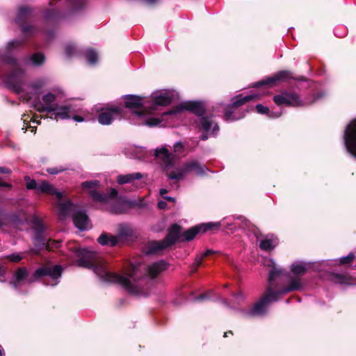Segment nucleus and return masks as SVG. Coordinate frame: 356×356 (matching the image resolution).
Here are the masks:
<instances>
[{
  "mask_svg": "<svg viewBox=\"0 0 356 356\" xmlns=\"http://www.w3.org/2000/svg\"><path fill=\"white\" fill-rule=\"evenodd\" d=\"M56 101V96L52 93H47L42 97V104L35 106V108L39 112L47 111L53 110V108L56 105L55 102Z\"/></svg>",
  "mask_w": 356,
  "mask_h": 356,
  "instance_id": "15",
  "label": "nucleus"
},
{
  "mask_svg": "<svg viewBox=\"0 0 356 356\" xmlns=\"http://www.w3.org/2000/svg\"><path fill=\"white\" fill-rule=\"evenodd\" d=\"M76 257L77 265L81 267L92 268L97 275L104 282L118 284L124 287L130 293L140 295V289L137 284L138 266H131L125 275L121 276L107 270L99 259L97 254L88 249H80L69 247Z\"/></svg>",
  "mask_w": 356,
  "mask_h": 356,
  "instance_id": "1",
  "label": "nucleus"
},
{
  "mask_svg": "<svg viewBox=\"0 0 356 356\" xmlns=\"http://www.w3.org/2000/svg\"><path fill=\"white\" fill-rule=\"evenodd\" d=\"M15 43H16L17 44H18V42H17V41H12V42H10L8 44V46L10 47V46L14 45Z\"/></svg>",
  "mask_w": 356,
  "mask_h": 356,
  "instance_id": "56",
  "label": "nucleus"
},
{
  "mask_svg": "<svg viewBox=\"0 0 356 356\" xmlns=\"http://www.w3.org/2000/svg\"><path fill=\"white\" fill-rule=\"evenodd\" d=\"M264 265L270 268L268 281L272 284V282L281 273V270L276 267L275 261L271 259H266Z\"/></svg>",
  "mask_w": 356,
  "mask_h": 356,
  "instance_id": "23",
  "label": "nucleus"
},
{
  "mask_svg": "<svg viewBox=\"0 0 356 356\" xmlns=\"http://www.w3.org/2000/svg\"><path fill=\"white\" fill-rule=\"evenodd\" d=\"M179 110L189 111L197 115H202L204 111L203 105L201 103L195 102H188L181 104Z\"/></svg>",
  "mask_w": 356,
  "mask_h": 356,
  "instance_id": "17",
  "label": "nucleus"
},
{
  "mask_svg": "<svg viewBox=\"0 0 356 356\" xmlns=\"http://www.w3.org/2000/svg\"><path fill=\"white\" fill-rule=\"evenodd\" d=\"M277 244L276 238H265L260 242V248L263 250H270Z\"/></svg>",
  "mask_w": 356,
  "mask_h": 356,
  "instance_id": "29",
  "label": "nucleus"
},
{
  "mask_svg": "<svg viewBox=\"0 0 356 356\" xmlns=\"http://www.w3.org/2000/svg\"><path fill=\"white\" fill-rule=\"evenodd\" d=\"M29 127L31 129V131L33 132V133H35L36 131V127H33V126H29Z\"/></svg>",
  "mask_w": 356,
  "mask_h": 356,
  "instance_id": "55",
  "label": "nucleus"
},
{
  "mask_svg": "<svg viewBox=\"0 0 356 356\" xmlns=\"http://www.w3.org/2000/svg\"><path fill=\"white\" fill-rule=\"evenodd\" d=\"M26 188L28 189H35V191H38V186L39 185V181L37 182L34 179H31L29 177L26 178Z\"/></svg>",
  "mask_w": 356,
  "mask_h": 356,
  "instance_id": "36",
  "label": "nucleus"
},
{
  "mask_svg": "<svg viewBox=\"0 0 356 356\" xmlns=\"http://www.w3.org/2000/svg\"><path fill=\"white\" fill-rule=\"evenodd\" d=\"M199 232H201V230H200V229L198 228V225H197V226L193 227L189 229L188 230L186 231L181 235V237H183V240L190 241V240H192L195 236V235ZM179 237H181L180 234H179Z\"/></svg>",
  "mask_w": 356,
  "mask_h": 356,
  "instance_id": "30",
  "label": "nucleus"
},
{
  "mask_svg": "<svg viewBox=\"0 0 356 356\" xmlns=\"http://www.w3.org/2000/svg\"><path fill=\"white\" fill-rule=\"evenodd\" d=\"M39 116L34 115L32 118H30L29 115H24L22 117V120L24 121V124H26L27 122H32L33 123L40 124V122L38 121Z\"/></svg>",
  "mask_w": 356,
  "mask_h": 356,
  "instance_id": "37",
  "label": "nucleus"
},
{
  "mask_svg": "<svg viewBox=\"0 0 356 356\" xmlns=\"http://www.w3.org/2000/svg\"><path fill=\"white\" fill-rule=\"evenodd\" d=\"M27 128H28V127H27V126L24 127H22V130H24V131L25 132V131H26Z\"/></svg>",
  "mask_w": 356,
  "mask_h": 356,
  "instance_id": "60",
  "label": "nucleus"
},
{
  "mask_svg": "<svg viewBox=\"0 0 356 356\" xmlns=\"http://www.w3.org/2000/svg\"><path fill=\"white\" fill-rule=\"evenodd\" d=\"M4 272H5V269L0 266V276L3 275L4 274Z\"/></svg>",
  "mask_w": 356,
  "mask_h": 356,
  "instance_id": "53",
  "label": "nucleus"
},
{
  "mask_svg": "<svg viewBox=\"0 0 356 356\" xmlns=\"http://www.w3.org/2000/svg\"><path fill=\"white\" fill-rule=\"evenodd\" d=\"M75 226L80 230H86L91 227L87 215L83 211H77L73 215Z\"/></svg>",
  "mask_w": 356,
  "mask_h": 356,
  "instance_id": "16",
  "label": "nucleus"
},
{
  "mask_svg": "<svg viewBox=\"0 0 356 356\" xmlns=\"http://www.w3.org/2000/svg\"><path fill=\"white\" fill-rule=\"evenodd\" d=\"M37 193L54 195L55 198L57 199L58 201L57 203L58 212L60 218H64L68 216L76 207L75 205L72 204L70 201L61 202L60 201L65 196V193L58 191L52 184L47 181H39Z\"/></svg>",
  "mask_w": 356,
  "mask_h": 356,
  "instance_id": "4",
  "label": "nucleus"
},
{
  "mask_svg": "<svg viewBox=\"0 0 356 356\" xmlns=\"http://www.w3.org/2000/svg\"><path fill=\"white\" fill-rule=\"evenodd\" d=\"M28 275V271L25 268H19L15 273V280L13 282L14 286L17 288L20 282L26 278Z\"/></svg>",
  "mask_w": 356,
  "mask_h": 356,
  "instance_id": "27",
  "label": "nucleus"
},
{
  "mask_svg": "<svg viewBox=\"0 0 356 356\" xmlns=\"http://www.w3.org/2000/svg\"><path fill=\"white\" fill-rule=\"evenodd\" d=\"M292 75L288 71H282L276 74L275 76L268 77L254 84V87H259L264 85H267L270 87L275 86L280 81H286L291 79Z\"/></svg>",
  "mask_w": 356,
  "mask_h": 356,
  "instance_id": "13",
  "label": "nucleus"
},
{
  "mask_svg": "<svg viewBox=\"0 0 356 356\" xmlns=\"http://www.w3.org/2000/svg\"><path fill=\"white\" fill-rule=\"evenodd\" d=\"M31 98H32V97L29 96V97H27V99H31Z\"/></svg>",
  "mask_w": 356,
  "mask_h": 356,
  "instance_id": "63",
  "label": "nucleus"
},
{
  "mask_svg": "<svg viewBox=\"0 0 356 356\" xmlns=\"http://www.w3.org/2000/svg\"><path fill=\"white\" fill-rule=\"evenodd\" d=\"M207 168L197 163L196 161H191L186 163L183 168L170 172L168 174L170 179H182L188 173L193 172L196 175H202L204 174Z\"/></svg>",
  "mask_w": 356,
  "mask_h": 356,
  "instance_id": "8",
  "label": "nucleus"
},
{
  "mask_svg": "<svg viewBox=\"0 0 356 356\" xmlns=\"http://www.w3.org/2000/svg\"><path fill=\"white\" fill-rule=\"evenodd\" d=\"M300 287V281L298 280H293L291 282L290 286L281 291H274L272 289H268L266 294L247 312V315L254 316L264 314L266 312L269 303L277 300L282 295L293 290L298 289Z\"/></svg>",
  "mask_w": 356,
  "mask_h": 356,
  "instance_id": "3",
  "label": "nucleus"
},
{
  "mask_svg": "<svg viewBox=\"0 0 356 356\" xmlns=\"http://www.w3.org/2000/svg\"><path fill=\"white\" fill-rule=\"evenodd\" d=\"M167 268V264L164 261H159L152 264L147 268L148 275L154 277Z\"/></svg>",
  "mask_w": 356,
  "mask_h": 356,
  "instance_id": "21",
  "label": "nucleus"
},
{
  "mask_svg": "<svg viewBox=\"0 0 356 356\" xmlns=\"http://www.w3.org/2000/svg\"><path fill=\"white\" fill-rule=\"evenodd\" d=\"M21 79L22 71L17 70L8 76L6 81V83L19 94L26 87V85L21 82Z\"/></svg>",
  "mask_w": 356,
  "mask_h": 356,
  "instance_id": "14",
  "label": "nucleus"
},
{
  "mask_svg": "<svg viewBox=\"0 0 356 356\" xmlns=\"http://www.w3.org/2000/svg\"><path fill=\"white\" fill-rule=\"evenodd\" d=\"M74 51V47L73 45H67L65 47V54L67 56H71L73 55V51Z\"/></svg>",
  "mask_w": 356,
  "mask_h": 356,
  "instance_id": "44",
  "label": "nucleus"
},
{
  "mask_svg": "<svg viewBox=\"0 0 356 356\" xmlns=\"http://www.w3.org/2000/svg\"><path fill=\"white\" fill-rule=\"evenodd\" d=\"M98 242L103 245H107L110 246H115L118 243V238L116 236H108L106 234H102L98 238Z\"/></svg>",
  "mask_w": 356,
  "mask_h": 356,
  "instance_id": "26",
  "label": "nucleus"
},
{
  "mask_svg": "<svg viewBox=\"0 0 356 356\" xmlns=\"http://www.w3.org/2000/svg\"><path fill=\"white\" fill-rule=\"evenodd\" d=\"M167 193V190L166 189H161L160 190V194L161 195L163 196L164 194H165Z\"/></svg>",
  "mask_w": 356,
  "mask_h": 356,
  "instance_id": "52",
  "label": "nucleus"
},
{
  "mask_svg": "<svg viewBox=\"0 0 356 356\" xmlns=\"http://www.w3.org/2000/svg\"><path fill=\"white\" fill-rule=\"evenodd\" d=\"M0 186L10 187V185L0 181ZM6 217L3 212L0 210V227H1L6 222Z\"/></svg>",
  "mask_w": 356,
  "mask_h": 356,
  "instance_id": "38",
  "label": "nucleus"
},
{
  "mask_svg": "<svg viewBox=\"0 0 356 356\" xmlns=\"http://www.w3.org/2000/svg\"><path fill=\"white\" fill-rule=\"evenodd\" d=\"M0 172L4 174H9L10 173V170L6 168H0Z\"/></svg>",
  "mask_w": 356,
  "mask_h": 356,
  "instance_id": "48",
  "label": "nucleus"
},
{
  "mask_svg": "<svg viewBox=\"0 0 356 356\" xmlns=\"http://www.w3.org/2000/svg\"><path fill=\"white\" fill-rule=\"evenodd\" d=\"M175 112H176V111L173 110V111H170V112H168V113H163V115H166V114H170V115H171V114H174V113H175Z\"/></svg>",
  "mask_w": 356,
  "mask_h": 356,
  "instance_id": "57",
  "label": "nucleus"
},
{
  "mask_svg": "<svg viewBox=\"0 0 356 356\" xmlns=\"http://www.w3.org/2000/svg\"><path fill=\"white\" fill-rule=\"evenodd\" d=\"M227 332H225L224 337H227Z\"/></svg>",
  "mask_w": 356,
  "mask_h": 356,
  "instance_id": "64",
  "label": "nucleus"
},
{
  "mask_svg": "<svg viewBox=\"0 0 356 356\" xmlns=\"http://www.w3.org/2000/svg\"><path fill=\"white\" fill-rule=\"evenodd\" d=\"M175 152H180L183 149V145L180 143H177L174 146Z\"/></svg>",
  "mask_w": 356,
  "mask_h": 356,
  "instance_id": "45",
  "label": "nucleus"
},
{
  "mask_svg": "<svg viewBox=\"0 0 356 356\" xmlns=\"http://www.w3.org/2000/svg\"><path fill=\"white\" fill-rule=\"evenodd\" d=\"M75 111L72 105L58 106L56 104L53 108V110L49 112L51 113L50 118L54 120L69 119L71 117V114Z\"/></svg>",
  "mask_w": 356,
  "mask_h": 356,
  "instance_id": "12",
  "label": "nucleus"
},
{
  "mask_svg": "<svg viewBox=\"0 0 356 356\" xmlns=\"http://www.w3.org/2000/svg\"><path fill=\"white\" fill-rule=\"evenodd\" d=\"M45 81L43 79L38 80L35 81L31 86V91L38 93L40 92V90L44 86Z\"/></svg>",
  "mask_w": 356,
  "mask_h": 356,
  "instance_id": "35",
  "label": "nucleus"
},
{
  "mask_svg": "<svg viewBox=\"0 0 356 356\" xmlns=\"http://www.w3.org/2000/svg\"><path fill=\"white\" fill-rule=\"evenodd\" d=\"M143 175L140 172H134L127 175H120L117 177L116 181L119 184H134L136 180L140 179Z\"/></svg>",
  "mask_w": 356,
  "mask_h": 356,
  "instance_id": "19",
  "label": "nucleus"
},
{
  "mask_svg": "<svg viewBox=\"0 0 356 356\" xmlns=\"http://www.w3.org/2000/svg\"><path fill=\"white\" fill-rule=\"evenodd\" d=\"M13 262H18L22 259V257L19 254H13L8 257Z\"/></svg>",
  "mask_w": 356,
  "mask_h": 356,
  "instance_id": "41",
  "label": "nucleus"
},
{
  "mask_svg": "<svg viewBox=\"0 0 356 356\" xmlns=\"http://www.w3.org/2000/svg\"><path fill=\"white\" fill-rule=\"evenodd\" d=\"M179 236V226L173 225L165 239L161 241H150L144 248L145 254H155L174 244Z\"/></svg>",
  "mask_w": 356,
  "mask_h": 356,
  "instance_id": "5",
  "label": "nucleus"
},
{
  "mask_svg": "<svg viewBox=\"0 0 356 356\" xmlns=\"http://www.w3.org/2000/svg\"><path fill=\"white\" fill-rule=\"evenodd\" d=\"M155 1L156 0H147V1L149 2V3H152V2Z\"/></svg>",
  "mask_w": 356,
  "mask_h": 356,
  "instance_id": "61",
  "label": "nucleus"
},
{
  "mask_svg": "<svg viewBox=\"0 0 356 356\" xmlns=\"http://www.w3.org/2000/svg\"><path fill=\"white\" fill-rule=\"evenodd\" d=\"M204 298V296H202L199 297V299H202V298Z\"/></svg>",
  "mask_w": 356,
  "mask_h": 356,
  "instance_id": "62",
  "label": "nucleus"
},
{
  "mask_svg": "<svg viewBox=\"0 0 356 356\" xmlns=\"http://www.w3.org/2000/svg\"><path fill=\"white\" fill-rule=\"evenodd\" d=\"M220 227V222H208L198 225V228L200 229L201 232H204L207 230L218 229Z\"/></svg>",
  "mask_w": 356,
  "mask_h": 356,
  "instance_id": "32",
  "label": "nucleus"
},
{
  "mask_svg": "<svg viewBox=\"0 0 356 356\" xmlns=\"http://www.w3.org/2000/svg\"><path fill=\"white\" fill-rule=\"evenodd\" d=\"M177 94L171 90H159L152 94L153 103L149 106H145L140 111H134V114L140 120V124L154 127L161 123V120L155 116L159 106H167L177 97Z\"/></svg>",
  "mask_w": 356,
  "mask_h": 356,
  "instance_id": "2",
  "label": "nucleus"
},
{
  "mask_svg": "<svg viewBox=\"0 0 356 356\" xmlns=\"http://www.w3.org/2000/svg\"><path fill=\"white\" fill-rule=\"evenodd\" d=\"M73 120L76 122H83L84 121V118L81 116H79V115H74L72 117Z\"/></svg>",
  "mask_w": 356,
  "mask_h": 356,
  "instance_id": "47",
  "label": "nucleus"
},
{
  "mask_svg": "<svg viewBox=\"0 0 356 356\" xmlns=\"http://www.w3.org/2000/svg\"><path fill=\"white\" fill-rule=\"evenodd\" d=\"M44 61V56L42 54L37 53L33 54L31 58V62L34 65H40Z\"/></svg>",
  "mask_w": 356,
  "mask_h": 356,
  "instance_id": "34",
  "label": "nucleus"
},
{
  "mask_svg": "<svg viewBox=\"0 0 356 356\" xmlns=\"http://www.w3.org/2000/svg\"><path fill=\"white\" fill-rule=\"evenodd\" d=\"M3 350L2 349V348L0 346V356H3Z\"/></svg>",
  "mask_w": 356,
  "mask_h": 356,
  "instance_id": "58",
  "label": "nucleus"
},
{
  "mask_svg": "<svg viewBox=\"0 0 356 356\" xmlns=\"http://www.w3.org/2000/svg\"><path fill=\"white\" fill-rule=\"evenodd\" d=\"M154 154L157 158L161 159L163 164L166 166L172 165L174 162V156L169 154L167 149L165 147L156 149Z\"/></svg>",
  "mask_w": 356,
  "mask_h": 356,
  "instance_id": "20",
  "label": "nucleus"
},
{
  "mask_svg": "<svg viewBox=\"0 0 356 356\" xmlns=\"http://www.w3.org/2000/svg\"><path fill=\"white\" fill-rule=\"evenodd\" d=\"M354 257V254L353 253H350L346 257H341L340 259V263L342 264H348L353 260Z\"/></svg>",
  "mask_w": 356,
  "mask_h": 356,
  "instance_id": "39",
  "label": "nucleus"
},
{
  "mask_svg": "<svg viewBox=\"0 0 356 356\" xmlns=\"http://www.w3.org/2000/svg\"><path fill=\"white\" fill-rule=\"evenodd\" d=\"M62 268L56 265L54 266H44L37 269L33 277L27 278L28 282H32L42 276H47L51 280L47 282V285L56 286L58 283V279L61 276Z\"/></svg>",
  "mask_w": 356,
  "mask_h": 356,
  "instance_id": "7",
  "label": "nucleus"
},
{
  "mask_svg": "<svg viewBox=\"0 0 356 356\" xmlns=\"http://www.w3.org/2000/svg\"><path fill=\"white\" fill-rule=\"evenodd\" d=\"M167 207V204L164 201H160L158 202V207L161 209H164Z\"/></svg>",
  "mask_w": 356,
  "mask_h": 356,
  "instance_id": "46",
  "label": "nucleus"
},
{
  "mask_svg": "<svg viewBox=\"0 0 356 356\" xmlns=\"http://www.w3.org/2000/svg\"><path fill=\"white\" fill-rule=\"evenodd\" d=\"M144 104L145 103L140 97L135 95H127L125 97L124 104L127 108L137 109Z\"/></svg>",
  "mask_w": 356,
  "mask_h": 356,
  "instance_id": "22",
  "label": "nucleus"
},
{
  "mask_svg": "<svg viewBox=\"0 0 356 356\" xmlns=\"http://www.w3.org/2000/svg\"><path fill=\"white\" fill-rule=\"evenodd\" d=\"M99 183L98 181H88L81 184L83 189L87 192L94 201L102 203H108L111 200L115 198L118 195V191L115 188H111L108 194H102L98 193Z\"/></svg>",
  "mask_w": 356,
  "mask_h": 356,
  "instance_id": "6",
  "label": "nucleus"
},
{
  "mask_svg": "<svg viewBox=\"0 0 356 356\" xmlns=\"http://www.w3.org/2000/svg\"><path fill=\"white\" fill-rule=\"evenodd\" d=\"M211 250H207L205 252H204L200 257V258H197V260H196V264L197 266H199L201 263V261L202 259L204 257H207L208 256L209 254H211Z\"/></svg>",
  "mask_w": 356,
  "mask_h": 356,
  "instance_id": "43",
  "label": "nucleus"
},
{
  "mask_svg": "<svg viewBox=\"0 0 356 356\" xmlns=\"http://www.w3.org/2000/svg\"><path fill=\"white\" fill-rule=\"evenodd\" d=\"M309 266L303 262H296L291 265V272L296 275L304 274L308 269Z\"/></svg>",
  "mask_w": 356,
  "mask_h": 356,
  "instance_id": "25",
  "label": "nucleus"
},
{
  "mask_svg": "<svg viewBox=\"0 0 356 356\" xmlns=\"http://www.w3.org/2000/svg\"><path fill=\"white\" fill-rule=\"evenodd\" d=\"M273 99L279 106L285 104L291 106H302L307 104V103L302 102L298 95L295 93L283 92L275 95Z\"/></svg>",
  "mask_w": 356,
  "mask_h": 356,
  "instance_id": "11",
  "label": "nucleus"
},
{
  "mask_svg": "<svg viewBox=\"0 0 356 356\" xmlns=\"http://www.w3.org/2000/svg\"><path fill=\"white\" fill-rule=\"evenodd\" d=\"M165 199L169 200V201H171V202H174L175 201V198L174 197H164Z\"/></svg>",
  "mask_w": 356,
  "mask_h": 356,
  "instance_id": "54",
  "label": "nucleus"
},
{
  "mask_svg": "<svg viewBox=\"0 0 356 356\" xmlns=\"http://www.w3.org/2000/svg\"><path fill=\"white\" fill-rule=\"evenodd\" d=\"M35 245L40 246L41 249L53 250L54 248H56L59 246L60 242L57 241L49 240L46 241L45 239H42L40 237H37L35 239Z\"/></svg>",
  "mask_w": 356,
  "mask_h": 356,
  "instance_id": "24",
  "label": "nucleus"
},
{
  "mask_svg": "<svg viewBox=\"0 0 356 356\" xmlns=\"http://www.w3.org/2000/svg\"><path fill=\"white\" fill-rule=\"evenodd\" d=\"M86 58L90 65L95 64L98 60L97 54L92 49H88L86 51Z\"/></svg>",
  "mask_w": 356,
  "mask_h": 356,
  "instance_id": "33",
  "label": "nucleus"
},
{
  "mask_svg": "<svg viewBox=\"0 0 356 356\" xmlns=\"http://www.w3.org/2000/svg\"><path fill=\"white\" fill-rule=\"evenodd\" d=\"M241 117H236L232 116V113L229 111H226L225 112V118L227 121H232V120H236L240 119Z\"/></svg>",
  "mask_w": 356,
  "mask_h": 356,
  "instance_id": "40",
  "label": "nucleus"
},
{
  "mask_svg": "<svg viewBox=\"0 0 356 356\" xmlns=\"http://www.w3.org/2000/svg\"><path fill=\"white\" fill-rule=\"evenodd\" d=\"M28 12V9L26 8H22L20 10H19V14L20 15H24L25 13H26Z\"/></svg>",
  "mask_w": 356,
  "mask_h": 356,
  "instance_id": "50",
  "label": "nucleus"
},
{
  "mask_svg": "<svg viewBox=\"0 0 356 356\" xmlns=\"http://www.w3.org/2000/svg\"><path fill=\"white\" fill-rule=\"evenodd\" d=\"M257 111L259 113L261 114H268L269 117L270 118H278L281 115V113L277 112V113H269V110L268 107L264 106L261 104H257L256 106Z\"/></svg>",
  "mask_w": 356,
  "mask_h": 356,
  "instance_id": "31",
  "label": "nucleus"
},
{
  "mask_svg": "<svg viewBox=\"0 0 356 356\" xmlns=\"http://www.w3.org/2000/svg\"><path fill=\"white\" fill-rule=\"evenodd\" d=\"M257 97V95H247L245 97H241V95L236 96L235 100L232 103V107L237 108L247 102L254 99Z\"/></svg>",
  "mask_w": 356,
  "mask_h": 356,
  "instance_id": "28",
  "label": "nucleus"
},
{
  "mask_svg": "<svg viewBox=\"0 0 356 356\" xmlns=\"http://www.w3.org/2000/svg\"><path fill=\"white\" fill-rule=\"evenodd\" d=\"M111 211L113 213H122V211L121 209H118L116 208H112Z\"/></svg>",
  "mask_w": 356,
  "mask_h": 356,
  "instance_id": "51",
  "label": "nucleus"
},
{
  "mask_svg": "<svg viewBox=\"0 0 356 356\" xmlns=\"http://www.w3.org/2000/svg\"><path fill=\"white\" fill-rule=\"evenodd\" d=\"M122 118V109L118 106H111L101 109L98 116V122L102 125H108L115 120Z\"/></svg>",
  "mask_w": 356,
  "mask_h": 356,
  "instance_id": "10",
  "label": "nucleus"
},
{
  "mask_svg": "<svg viewBox=\"0 0 356 356\" xmlns=\"http://www.w3.org/2000/svg\"><path fill=\"white\" fill-rule=\"evenodd\" d=\"M202 129L210 135H215L218 131V124L209 118H202L201 119Z\"/></svg>",
  "mask_w": 356,
  "mask_h": 356,
  "instance_id": "18",
  "label": "nucleus"
},
{
  "mask_svg": "<svg viewBox=\"0 0 356 356\" xmlns=\"http://www.w3.org/2000/svg\"><path fill=\"white\" fill-rule=\"evenodd\" d=\"M65 169L61 168H52L47 169V172L51 175H56L60 172H63Z\"/></svg>",
  "mask_w": 356,
  "mask_h": 356,
  "instance_id": "42",
  "label": "nucleus"
},
{
  "mask_svg": "<svg viewBox=\"0 0 356 356\" xmlns=\"http://www.w3.org/2000/svg\"><path fill=\"white\" fill-rule=\"evenodd\" d=\"M123 202L129 206H134L136 204V202L133 201L124 200Z\"/></svg>",
  "mask_w": 356,
  "mask_h": 356,
  "instance_id": "49",
  "label": "nucleus"
},
{
  "mask_svg": "<svg viewBox=\"0 0 356 356\" xmlns=\"http://www.w3.org/2000/svg\"><path fill=\"white\" fill-rule=\"evenodd\" d=\"M343 141L347 151L356 157V119L347 125L343 134Z\"/></svg>",
  "mask_w": 356,
  "mask_h": 356,
  "instance_id": "9",
  "label": "nucleus"
},
{
  "mask_svg": "<svg viewBox=\"0 0 356 356\" xmlns=\"http://www.w3.org/2000/svg\"><path fill=\"white\" fill-rule=\"evenodd\" d=\"M207 138H208V136H204V135L201 136V139L202 140H206Z\"/></svg>",
  "mask_w": 356,
  "mask_h": 356,
  "instance_id": "59",
  "label": "nucleus"
}]
</instances>
